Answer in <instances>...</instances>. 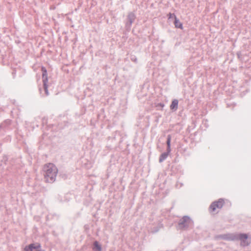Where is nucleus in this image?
Wrapping results in <instances>:
<instances>
[{"label": "nucleus", "instance_id": "obj_5", "mask_svg": "<svg viewBox=\"0 0 251 251\" xmlns=\"http://www.w3.org/2000/svg\"><path fill=\"white\" fill-rule=\"evenodd\" d=\"M190 223V219L187 217H184L181 220V221L179 224V226L180 228H182L187 226Z\"/></svg>", "mask_w": 251, "mask_h": 251}, {"label": "nucleus", "instance_id": "obj_7", "mask_svg": "<svg viewBox=\"0 0 251 251\" xmlns=\"http://www.w3.org/2000/svg\"><path fill=\"white\" fill-rule=\"evenodd\" d=\"M178 101L177 100H174L172 101L170 105L171 109L176 111L177 109Z\"/></svg>", "mask_w": 251, "mask_h": 251}, {"label": "nucleus", "instance_id": "obj_1", "mask_svg": "<svg viewBox=\"0 0 251 251\" xmlns=\"http://www.w3.org/2000/svg\"><path fill=\"white\" fill-rule=\"evenodd\" d=\"M45 179L48 182H52L58 173V169L52 163H48L44 166Z\"/></svg>", "mask_w": 251, "mask_h": 251}, {"label": "nucleus", "instance_id": "obj_10", "mask_svg": "<svg viewBox=\"0 0 251 251\" xmlns=\"http://www.w3.org/2000/svg\"><path fill=\"white\" fill-rule=\"evenodd\" d=\"M167 144V146H168L167 151H170V147H171V136H170V135H169L168 136Z\"/></svg>", "mask_w": 251, "mask_h": 251}, {"label": "nucleus", "instance_id": "obj_9", "mask_svg": "<svg viewBox=\"0 0 251 251\" xmlns=\"http://www.w3.org/2000/svg\"><path fill=\"white\" fill-rule=\"evenodd\" d=\"M94 247L93 250L96 251H101V247L98 242L96 241L94 243Z\"/></svg>", "mask_w": 251, "mask_h": 251}, {"label": "nucleus", "instance_id": "obj_2", "mask_svg": "<svg viewBox=\"0 0 251 251\" xmlns=\"http://www.w3.org/2000/svg\"><path fill=\"white\" fill-rule=\"evenodd\" d=\"M24 251H45L42 250L40 244L36 243L30 244L26 246L24 249Z\"/></svg>", "mask_w": 251, "mask_h": 251}, {"label": "nucleus", "instance_id": "obj_11", "mask_svg": "<svg viewBox=\"0 0 251 251\" xmlns=\"http://www.w3.org/2000/svg\"><path fill=\"white\" fill-rule=\"evenodd\" d=\"M167 155L166 154H163L161 155L160 157V159H159V161L160 162H161L163 160H164L166 157H167Z\"/></svg>", "mask_w": 251, "mask_h": 251}, {"label": "nucleus", "instance_id": "obj_4", "mask_svg": "<svg viewBox=\"0 0 251 251\" xmlns=\"http://www.w3.org/2000/svg\"><path fill=\"white\" fill-rule=\"evenodd\" d=\"M42 72L43 73L42 74V77H43V81L44 83V88L45 89L46 92L47 94L48 93V90H47V82L48 81V76H47V71L46 68L44 67H42L41 69Z\"/></svg>", "mask_w": 251, "mask_h": 251}, {"label": "nucleus", "instance_id": "obj_12", "mask_svg": "<svg viewBox=\"0 0 251 251\" xmlns=\"http://www.w3.org/2000/svg\"><path fill=\"white\" fill-rule=\"evenodd\" d=\"M175 16H176L174 14L169 13L168 15V17L169 19H171L173 17L175 18Z\"/></svg>", "mask_w": 251, "mask_h": 251}, {"label": "nucleus", "instance_id": "obj_6", "mask_svg": "<svg viewBox=\"0 0 251 251\" xmlns=\"http://www.w3.org/2000/svg\"><path fill=\"white\" fill-rule=\"evenodd\" d=\"M239 239L241 241V244L243 246L248 245L249 243L247 241L248 240V236L246 234H240L239 236Z\"/></svg>", "mask_w": 251, "mask_h": 251}, {"label": "nucleus", "instance_id": "obj_3", "mask_svg": "<svg viewBox=\"0 0 251 251\" xmlns=\"http://www.w3.org/2000/svg\"><path fill=\"white\" fill-rule=\"evenodd\" d=\"M224 203V201L222 199H220L218 201L213 202L210 207V210L212 212H214L217 209L221 208Z\"/></svg>", "mask_w": 251, "mask_h": 251}, {"label": "nucleus", "instance_id": "obj_8", "mask_svg": "<svg viewBox=\"0 0 251 251\" xmlns=\"http://www.w3.org/2000/svg\"><path fill=\"white\" fill-rule=\"evenodd\" d=\"M174 24L175 25V27L176 28H179L180 29L183 28L182 24L178 20L176 17V16H175V22Z\"/></svg>", "mask_w": 251, "mask_h": 251}]
</instances>
